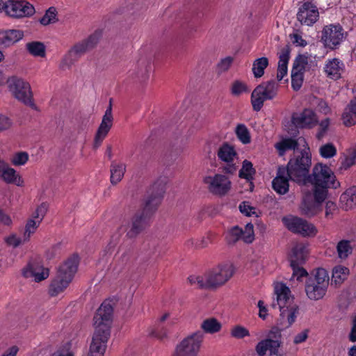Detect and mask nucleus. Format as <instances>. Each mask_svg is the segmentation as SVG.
<instances>
[{"label":"nucleus","mask_w":356,"mask_h":356,"mask_svg":"<svg viewBox=\"0 0 356 356\" xmlns=\"http://www.w3.org/2000/svg\"><path fill=\"white\" fill-rule=\"evenodd\" d=\"M165 181L159 179L154 182L148 191V195L142 210L137 211L131 221L122 225L129 238H136L148 225L150 214L154 211L161 203L165 192Z\"/></svg>","instance_id":"f257e3e1"},{"label":"nucleus","mask_w":356,"mask_h":356,"mask_svg":"<svg viewBox=\"0 0 356 356\" xmlns=\"http://www.w3.org/2000/svg\"><path fill=\"white\" fill-rule=\"evenodd\" d=\"M235 267L232 262L221 263L202 275H191V285L206 289H217L225 285L234 275Z\"/></svg>","instance_id":"f03ea898"},{"label":"nucleus","mask_w":356,"mask_h":356,"mask_svg":"<svg viewBox=\"0 0 356 356\" xmlns=\"http://www.w3.org/2000/svg\"><path fill=\"white\" fill-rule=\"evenodd\" d=\"M273 290L276 303H273L272 307L275 308L277 306L280 312V324L288 327L295 322L299 312V306L295 302L294 296L286 284L275 282Z\"/></svg>","instance_id":"7ed1b4c3"},{"label":"nucleus","mask_w":356,"mask_h":356,"mask_svg":"<svg viewBox=\"0 0 356 356\" xmlns=\"http://www.w3.org/2000/svg\"><path fill=\"white\" fill-rule=\"evenodd\" d=\"M308 183L313 186L314 197L318 202H324L327 196L328 188L337 189L340 187L334 173L327 165L322 163L314 165Z\"/></svg>","instance_id":"20e7f679"},{"label":"nucleus","mask_w":356,"mask_h":356,"mask_svg":"<svg viewBox=\"0 0 356 356\" xmlns=\"http://www.w3.org/2000/svg\"><path fill=\"white\" fill-rule=\"evenodd\" d=\"M312 165V156L309 149L293 152L284 170H287L291 181L305 186L308 183L309 169Z\"/></svg>","instance_id":"39448f33"},{"label":"nucleus","mask_w":356,"mask_h":356,"mask_svg":"<svg viewBox=\"0 0 356 356\" xmlns=\"http://www.w3.org/2000/svg\"><path fill=\"white\" fill-rule=\"evenodd\" d=\"M78 264V257L73 256L59 266L57 274L49 287V294L51 296H58L68 287L76 273Z\"/></svg>","instance_id":"423d86ee"},{"label":"nucleus","mask_w":356,"mask_h":356,"mask_svg":"<svg viewBox=\"0 0 356 356\" xmlns=\"http://www.w3.org/2000/svg\"><path fill=\"white\" fill-rule=\"evenodd\" d=\"M329 284V277L323 268H318L307 277L305 282L307 296L312 300H318L325 295Z\"/></svg>","instance_id":"0eeeda50"},{"label":"nucleus","mask_w":356,"mask_h":356,"mask_svg":"<svg viewBox=\"0 0 356 356\" xmlns=\"http://www.w3.org/2000/svg\"><path fill=\"white\" fill-rule=\"evenodd\" d=\"M204 341V334L197 330L183 338L175 346L171 356H197Z\"/></svg>","instance_id":"6e6552de"},{"label":"nucleus","mask_w":356,"mask_h":356,"mask_svg":"<svg viewBox=\"0 0 356 356\" xmlns=\"http://www.w3.org/2000/svg\"><path fill=\"white\" fill-rule=\"evenodd\" d=\"M202 183L207 190L213 195L222 197L232 189L230 177L223 173H210L203 177Z\"/></svg>","instance_id":"1a4fd4ad"},{"label":"nucleus","mask_w":356,"mask_h":356,"mask_svg":"<svg viewBox=\"0 0 356 356\" xmlns=\"http://www.w3.org/2000/svg\"><path fill=\"white\" fill-rule=\"evenodd\" d=\"M283 222L289 231L303 237H314L318 233L314 224L299 217H284Z\"/></svg>","instance_id":"9d476101"},{"label":"nucleus","mask_w":356,"mask_h":356,"mask_svg":"<svg viewBox=\"0 0 356 356\" xmlns=\"http://www.w3.org/2000/svg\"><path fill=\"white\" fill-rule=\"evenodd\" d=\"M344 38V31L339 24L325 26L321 31V40L325 47L334 49Z\"/></svg>","instance_id":"9b49d317"},{"label":"nucleus","mask_w":356,"mask_h":356,"mask_svg":"<svg viewBox=\"0 0 356 356\" xmlns=\"http://www.w3.org/2000/svg\"><path fill=\"white\" fill-rule=\"evenodd\" d=\"M113 307L110 302H104L94 316L95 330L110 333L113 317Z\"/></svg>","instance_id":"f8f14e48"},{"label":"nucleus","mask_w":356,"mask_h":356,"mask_svg":"<svg viewBox=\"0 0 356 356\" xmlns=\"http://www.w3.org/2000/svg\"><path fill=\"white\" fill-rule=\"evenodd\" d=\"M10 91L18 100L26 104L31 103L32 92L29 83L20 78L13 76L8 79Z\"/></svg>","instance_id":"ddd939ff"},{"label":"nucleus","mask_w":356,"mask_h":356,"mask_svg":"<svg viewBox=\"0 0 356 356\" xmlns=\"http://www.w3.org/2000/svg\"><path fill=\"white\" fill-rule=\"evenodd\" d=\"M225 238L230 245H234L239 241L251 243L254 240L253 225L247 223L244 229L237 225L234 226L227 231Z\"/></svg>","instance_id":"4468645a"},{"label":"nucleus","mask_w":356,"mask_h":356,"mask_svg":"<svg viewBox=\"0 0 356 356\" xmlns=\"http://www.w3.org/2000/svg\"><path fill=\"white\" fill-rule=\"evenodd\" d=\"M35 8L33 5L24 0H8L6 5L7 15L21 18L33 15Z\"/></svg>","instance_id":"2eb2a0df"},{"label":"nucleus","mask_w":356,"mask_h":356,"mask_svg":"<svg viewBox=\"0 0 356 356\" xmlns=\"http://www.w3.org/2000/svg\"><path fill=\"white\" fill-rule=\"evenodd\" d=\"M319 18L317 6L310 1L304 2L298 9L297 19L302 25L312 26Z\"/></svg>","instance_id":"dca6fc26"},{"label":"nucleus","mask_w":356,"mask_h":356,"mask_svg":"<svg viewBox=\"0 0 356 356\" xmlns=\"http://www.w3.org/2000/svg\"><path fill=\"white\" fill-rule=\"evenodd\" d=\"M113 117L112 114V105L110 102L108 107L106 108L104 115H103L102 122L96 132L93 147L97 149L102 145L103 140L106 137L110 129L113 126Z\"/></svg>","instance_id":"f3484780"},{"label":"nucleus","mask_w":356,"mask_h":356,"mask_svg":"<svg viewBox=\"0 0 356 356\" xmlns=\"http://www.w3.org/2000/svg\"><path fill=\"white\" fill-rule=\"evenodd\" d=\"M293 124L301 129H312L318 124L316 113L311 108H305L300 113L292 117Z\"/></svg>","instance_id":"a211bd4d"},{"label":"nucleus","mask_w":356,"mask_h":356,"mask_svg":"<svg viewBox=\"0 0 356 356\" xmlns=\"http://www.w3.org/2000/svg\"><path fill=\"white\" fill-rule=\"evenodd\" d=\"M22 275L26 278H32L35 282H39L47 279L49 275L48 268H44L38 262H30L22 269Z\"/></svg>","instance_id":"6ab92c4d"},{"label":"nucleus","mask_w":356,"mask_h":356,"mask_svg":"<svg viewBox=\"0 0 356 356\" xmlns=\"http://www.w3.org/2000/svg\"><path fill=\"white\" fill-rule=\"evenodd\" d=\"M289 180L287 170H284V166H280L277 169V176L272 181V187L277 193L284 195L289 191Z\"/></svg>","instance_id":"aec40b11"},{"label":"nucleus","mask_w":356,"mask_h":356,"mask_svg":"<svg viewBox=\"0 0 356 356\" xmlns=\"http://www.w3.org/2000/svg\"><path fill=\"white\" fill-rule=\"evenodd\" d=\"M0 179L8 184H15L17 186L24 185V180L17 171L7 163H3L0 169Z\"/></svg>","instance_id":"412c9836"},{"label":"nucleus","mask_w":356,"mask_h":356,"mask_svg":"<svg viewBox=\"0 0 356 356\" xmlns=\"http://www.w3.org/2000/svg\"><path fill=\"white\" fill-rule=\"evenodd\" d=\"M281 329L277 327L271 328L268 332V351L270 356H282L280 349L281 345Z\"/></svg>","instance_id":"4be33fe9"},{"label":"nucleus","mask_w":356,"mask_h":356,"mask_svg":"<svg viewBox=\"0 0 356 356\" xmlns=\"http://www.w3.org/2000/svg\"><path fill=\"white\" fill-rule=\"evenodd\" d=\"M109 337L110 333L95 330L91 342L89 345V348L104 356Z\"/></svg>","instance_id":"5701e85b"},{"label":"nucleus","mask_w":356,"mask_h":356,"mask_svg":"<svg viewBox=\"0 0 356 356\" xmlns=\"http://www.w3.org/2000/svg\"><path fill=\"white\" fill-rule=\"evenodd\" d=\"M267 99V84L262 83L257 86L251 95V104L253 110L259 111Z\"/></svg>","instance_id":"b1692460"},{"label":"nucleus","mask_w":356,"mask_h":356,"mask_svg":"<svg viewBox=\"0 0 356 356\" xmlns=\"http://www.w3.org/2000/svg\"><path fill=\"white\" fill-rule=\"evenodd\" d=\"M324 69L328 77L337 80L341 78V74L343 72L344 65L339 59L332 58L327 60Z\"/></svg>","instance_id":"393cba45"},{"label":"nucleus","mask_w":356,"mask_h":356,"mask_svg":"<svg viewBox=\"0 0 356 356\" xmlns=\"http://www.w3.org/2000/svg\"><path fill=\"white\" fill-rule=\"evenodd\" d=\"M23 36V32L19 30H0V47H9L20 40Z\"/></svg>","instance_id":"a878e982"},{"label":"nucleus","mask_w":356,"mask_h":356,"mask_svg":"<svg viewBox=\"0 0 356 356\" xmlns=\"http://www.w3.org/2000/svg\"><path fill=\"white\" fill-rule=\"evenodd\" d=\"M307 250L304 245L297 244L291 250L290 266L302 265L306 259Z\"/></svg>","instance_id":"bb28decb"},{"label":"nucleus","mask_w":356,"mask_h":356,"mask_svg":"<svg viewBox=\"0 0 356 356\" xmlns=\"http://www.w3.org/2000/svg\"><path fill=\"white\" fill-rule=\"evenodd\" d=\"M341 119L346 127H351L356 124V98L351 100L345 108Z\"/></svg>","instance_id":"cd10ccee"},{"label":"nucleus","mask_w":356,"mask_h":356,"mask_svg":"<svg viewBox=\"0 0 356 356\" xmlns=\"http://www.w3.org/2000/svg\"><path fill=\"white\" fill-rule=\"evenodd\" d=\"M255 173L256 170L253 168L252 163L248 160H244L242 163V168L239 170L238 176L240 178L245 179L248 181L250 191H252L254 188L252 180Z\"/></svg>","instance_id":"c85d7f7f"},{"label":"nucleus","mask_w":356,"mask_h":356,"mask_svg":"<svg viewBox=\"0 0 356 356\" xmlns=\"http://www.w3.org/2000/svg\"><path fill=\"white\" fill-rule=\"evenodd\" d=\"M314 199V201L309 200H304L300 206L301 213L312 217L321 211V203Z\"/></svg>","instance_id":"c756f323"},{"label":"nucleus","mask_w":356,"mask_h":356,"mask_svg":"<svg viewBox=\"0 0 356 356\" xmlns=\"http://www.w3.org/2000/svg\"><path fill=\"white\" fill-rule=\"evenodd\" d=\"M217 155L221 161L229 163L233 162L237 154L233 146L227 143H223L218 148Z\"/></svg>","instance_id":"7c9ffc66"},{"label":"nucleus","mask_w":356,"mask_h":356,"mask_svg":"<svg viewBox=\"0 0 356 356\" xmlns=\"http://www.w3.org/2000/svg\"><path fill=\"white\" fill-rule=\"evenodd\" d=\"M126 172V165L123 163H117L112 161L110 167L111 183L115 185L123 178Z\"/></svg>","instance_id":"2f4dec72"},{"label":"nucleus","mask_w":356,"mask_h":356,"mask_svg":"<svg viewBox=\"0 0 356 356\" xmlns=\"http://www.w3.org/2000/svg\"><path fill=\"white\" fill-rule=\"evenodd\" d=\"M95 44V38L90 37L88 39L83 40L74 45L70 49L71 51V54H74L76 58H79L88 49L93 47Z\"/></svg>","instance_id":"473e14b6"},{"label":"nucleus","mask_w":356,"mask_h":356,"mask_svg":"<svg viewBox=\"0 0 356 356\" xmlns=\"http://www.w3.org/2000/svg\"><path fill=\"white\" fill-rule=\"evenodd\" d=\"M200 327L206 333L214 334L221 330L222 324L216 318L211 317L204 319L202 322Z\"/></svg>","instance_id":"72a5a7b5"},{"label":"nucleus","mask_w":356,"mask_h":356,"mask_svg":"<svg viewBox=\"0 0 356 356\" xmlns=\"http://www.w3.org/2000/svg\"><path fill=\"white\" fill-rule=\"evenodd\" d=\"M276 149L277 150L279 155L282 156L286 150L293 149L294 152L299 151L298 149V143L296 140L293 138L283 139L279 143L275 145Z\"/></svg>","instance_id":"f704fd0d"},{"label":"nucleus","mask_w":356,"mask_h":356,"mask_svg":"<svg viewBox=\"0 0 356 356\" xmlns=\"http://www.w3.org/2000/svg\"><path fill=\"white\" fill-rule=\"evenodd\" d=\"M230 93L234 97H239L250 92L248 84L241 80L236 79L230 85Z\"/></svg>","instance_id":"c9c22d12"},{"label":"nucleus","mask_w":356,"mask_h":356,"mask_svg":"<svg viewBox=\"0 0 356 356\" xmlns=\"http://www.w3.org/2000/svg\"><path fill=\"white\" fill-rule=\"evenodd\" d=\"M279 58L277 79L278 81H280L287 74V65L289 59V53L287 51L282 53Z\"/></svg>","instance_id":"e433bc0d"},{"label":"nucleus","mask_w":356,"mask_h":356,"mask_svg":"<svg viewBox=\"0 0 356 356\" xmlns=\"http://www.w3.org/2000/svg\"><path fill=\"white\" fill-rule=\"evenodd\" d=\"M235 134L243 144L247 145L251 142L250 133L245 124H238L236 127Z\"/></svg>","instance_id":"4c0bfd02"},{"label":"nucleus","mask_w":356,"mask_h":356,"mask_svg":"<svg viewBox=\"0 0 356 356\" xmlns=\"http://www.w3.org/2000/svg\"><path fill=\"white\" fill-rule=\"evenodd\" d=\"M337 252L339 258L341 259H346L352 253L350 242L348 240L340 241L337 245Z\"/></svg>","instance_id":"58836bf2"},{"label":"nucleus","mask_w":356,"mask_h":356,"mask_svg":"<svg viewBox=\"0 0 356 356\" xmlns=\"http://www.w3.org/2000/svg\"><path fill=\"white\" fill-rule=\"evenodd\" d=\"M309 57L305 54L298 55L295 59L292 70L303 73L309 68Z\"/></svg>","instance_id":"ea45409f"},{"label":"nucleus","mask_w":356,"mask_h":356,"mask_svg":"<svg viewBox=\"0 0 356 356\" xmlns=\"http://www.w3.org/2000/svg\"><path fill=\"white\" fill-rule=\"evenodd\" d=\"M267 67V58L262 57L256 59L252 64V72L255 78H260L264 74V70Z\"/></svg>","instance_id":"a19ab883"},{"label":"nucleus","mask_w":356,"mask_h":356,"mask_svg":"<svg viewBox=\"0 0 356 356\" xmlns=\"http://www.w3.org/2000/svg\"><path fill=\"white\" fill-rule=\"evenodd\" d=\"M28 51L34 56L44 57L45 56V47L40 42H31L26 44Z\"/></svg>","instance_id":"79ce46f5"},{"label":"nucleus","mask_w":356,"mask_h":356,"mask_svg":"<svg viewBox=\"0 0 356 356\" xmlns=\"http://www.w3.org/2000/svg\"><path fill=\"white\" fill-rule=\"evenodd\" d=\"M58 21L57 11L54 7H50L40 19V23L43 26L54 24Z\"/></svg>","instance_id":"37998d69"},{"label":"nucleus","mask_w":356,"mask_h":356,"mask_svg":"<svg viewBox=\"0 0 356 356\" xmlns=\"http://www.w3.org/2000/svg\"><path fill=\"white\" fill-rule=\"evenodd\" d=\"M355 199L356 197L353 196L351 191H348L343 193L340 197V202L343 209L346 211L352 209L356 203Z\"/></svg>","instance_id":"c03bdc74"},{"label":"nucleus","mask_w":356,"mask_h":356,"mask_svg":"<svg viewBox=\"0 0 356 356\" xmlns=\"http://www.w3.org/2000/svg\"><path fill=\"white\" fill-rule=\"evenodd\" d=\"M40 224V223L38 221H36L32 218L28 220L25 227L24 233L23 234L24 242H27L29 241L31 235L35 232Z\"/></svg>","instance_id":"a18cd8bd"},{"label":"nucleus","mask_w":356,"mask_h":356,"mask_svg":"<svg viewBox=\"0 0 356 356\" xmlns=\"http://www.w3.org/2000/svg\"><path fill=\"white\" fill-rule=\"evenodd\" d=\"M234 60L232 56H226L220 60L216 65V72L218 74L227 72L232 67Z\"/></svg>","instance_id":"49530a36"},{"label":"nucleus","mask_w":356,"mask_h":356,"mask_svg":"<svg viewBox=\"0 0 356 356\" xmlns=\"http://www.w3.org/2000/svg\"><path fill=\"white\" fill-rule=\"evenodd\" d=\"M29 156L26 152H18L13 154L10 158L11 163L15 166L25 165L29 161Z\"/></svg>","instance_id":"de8ad7c7"},{"label":"nucleus","mask_w":356,"mask_h":356,"mask_svg":"<svg viewBox=\"0 0 356 356\" xmlns=\"http://www.w3.org/2000/svg\"><path fill=\"white\" fill-rule=\"evenodd\" d=\"M348 269L343 266H337L333 269L332 279L335 282H341L346 279Z\"/></svg>","instance_id":"09e8293b"},{"label":"nucleus","mask_w":356,"mask_h":356,"mask_svg":"<svg viewBox=\"0 0 356 356\" xmlns=\"http://www.w3.org/2000/svg\"><path fill=\"white\" fill-rule=\"evenodd\" d=\"M319 152L323 158L330 159L336 155L337 149L332 143H327L320 147Z\"/></svg>","instance_id":"8fccbe9b"},{"label":"nucleus","mask_w":356,"mask_h":356,"mask_svg":"<svg viewBox=\"0 0 356 356\" xmlns=\"http://www.w3.org/2000/svg\"><path fill=\"white\" fill-rule=\"evenodd\" d=\"M77 59L78 58H76V56L74 54H71V51L70 50L63 58L59 67L63 70L69 69Z\"/></svg>","instance_id":"3c124183"},{"label":"nucleus","mask_w":356,"mask_h":356,"mask_svg":"<svg viewBox=\"0 0 356 356\" xmlns=\"http://www.w3.org/2000/svg\"><path fill=\"white\" fill-rule=\"evenodd\" d=\"M318 124L319 127L316 137L318 140H321L324 138L328 131L330 124V118H325L321 120L319 123L318 122Z\"/></svg>","instance_id":"603ef678"},{"label":"nucleus","mask_w":356,"mask_h":356,"mask_svg":"<svg viewBox=\"0 0 356 356\" xmlns=\"http://www.w3.org/2000/svg\"><path fill=\"white\" fill-rule=\"evenodd\" d=\"M231 336L236 339H243L250 336L249 330L242 325L233 327L230 332Z\"/></svg>","instance_id":"864d4df0"},{"label":"nucleus","mask_w":356,"mask_h":356,"mask_svg":"<svg viewBox=\"0 0 356 356\" xmlns=\"http://www.w3.org/2000/svg\"><path fill=\"white\" fill-rule=\"evenodd\" d=\"M303 82V73L291 70V86L296 91L298 90Z\"/></svg>","instance_id":"5fc2aeb1"},{"label":"nucleus","mask_w":356,"mask_h":356,"mask_svg":"<svg viewBox=\"0 0 356 356\" xmlns=\"http://www.w3.org/2000/svg\"><path fill=\"white\" fill-rule=\"evenodd\" d=\"M240 211L246 216H257L256 208L247 201L242 202L238 207Z\"/></svg>","instance_id":"6e6d98bb"},{"label":"nucleus","mask_w":356,"mask_h":356,"mask_svg":"<svg viewBox=\"0 0 356 356\" xmlns=\"http://www.w3.org/2000/svg\"><path fill=\"white\" fill-rule=\"evenodd\" d=\"M48 207L49 206L47 203H42L37 207L35 211L33 213L32 219L38 221L40 223L48 210Z\"/></svg>","instance_id":"4d7b16f0"},{"label":"nucleus","mask_w":356,"mask_h":356,"mask_svg":"<svg viewBox=\"0 0 356 356\" xmlns=\"http://www.w3.org/2000/svg\"><path fill=\"white\" fill-rule=\"evenodd\" d=\"M289 38L293 44L296 47H305L307 45V42L302 38V35L297 32H294L289 35Z\"/></svg>","instance_id":"13d9d810"},{"label":"nucleus","mask_w":356,"mask_h":356,"mask_svg":"<svg viewBox=\"0 0 356 356\" xmlns=\"http://www.w3.org/2000/svg\"><path fill=\"white\" fill-rule=\"evenodd\" d=\"M300 266L301 265L291 266L293 269V277H296L297 280H300V279L304 277L307 278L309 276L306 270Z\"/></svg>","instance_id":"bf43d9fd"},{"label":"nucleus","mask_w":356,"mask_h":356,"mask_svg":"<svg viewBox=\"0 0 356 356\" xmlns=\"http://www.w3.org/2000/svg\"><path fill=\"white\" fill-rule=\"evenodd\" d=\"M337 210V206L335 202L332 201H327L325 204V217L327 218H332Z\"/></svg>","instance_id":"052dcab7"},{"label":"nucleus","mask_w":356,"mask_h":356,"mask_svg":"<svg viewBox=\"0 0 356 356\" xmlns=\"http://www.w3.org/2000/svg\"><path fill=\"white\" fill-rule=\"evenodd\" d=\"M149 72L150 70L147 66L145 64H143L138 67V69L136 72V76L141 81H145L149 77Z\"/></svg>","instance_id":"680f3d73"},{"label":"nucleus","mask_w":356,"mask_h":356,"mask_svg":"<svg viewBox=\"0 0 356 356\" xmlns=\"http://www.w3.org/2000/svg\"><path fill=\"white\" fill-rule=\"evenodd\" d=\"M356 162V157L354 156H346L341 161L339 170H346L351 166H353Z\"/></svg>","instance_id":"e2e57ef3"},{"label":"nucleus","mask_w":356,"mask_h":356,"mask_svg":"<svg viewBox=\"0 0 356 356\" xmlns=\"http://www.w3.org/2000/svg\"><path fill=\"white\" fill-rule=\"evenodd\" d=\"M51 356H74V353L67 345L58 349Z\"/></svg>","instance_id":"0e129e2a"},{"label":"nucleus","mask_w":356,"mask_h":356,"mask_svg":"<svg viewBox=\"0 0 356 356\" xmlns=\"http://www.w3.org/2000/svg\"><path fill=\"white\" fill-rule=\"evenodd\" d=\"M255 350L258 356H265L267 353V339L259 341L255 347Z\"/></svg>","instance_id":"69168bd1"},{"label":"nucleus","mask_w":356,"mask_h":356,"mask_svg":"<svg viewBox=\"0 0 356 356\" xmlns=\"http://www.w3.org/2000/svg\"><path fill=\"white\" fill-rule=\"evenodd\" d=\"M259 309V317L263 320H265L267 317V309L265 301L263 300H259L257 305Z\"/></svg>","instance_id":"338daca9"},{"label":"nucleus","mask_w":356,"mask_h":356,"mask_svg":"<svg viewBox=\"0 0 356 356\" xmlns=\"http://www.w3.org/2000/svg\"><path fill=\"white\" fill-rule=\"evenodd\" d=\"M6 243L14 248L17 247L22 243H24L23 238H19L16 235H11L6 238Z\"/></svg>","instance_id":"774afa93"}]
</instances>
